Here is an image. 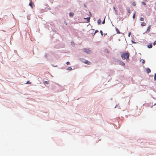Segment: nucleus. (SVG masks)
Here are the masks:
<instances>
[{
  "mask_svg": "<svg viewBox=\"0 0 156 156\" xmlns=\"http://www.w3.org/2000/svg\"><path fill=\"white\" fill-rule=\"evenodd\" d=\"M129 54L128 52H126L121 54V57L122 59H126V60H129Z\"/></svg>",
  "mask_w": 156,
  "mask_h": 156,
  "instance_id": "obj_1",
  "label": "nucleus"
},
{
  "mask_svg": "<svg viewBox=\"0 0 156 156\" xmlns=\"http://www.w3.org/2000/svg\"><path fill=\"white\" fill-rule=\"evenodd\" d=\"M83 51L86 53H90L91 52V51L89 50V49L87 48H83Z\"/></svg>",
  "mask_w": 156,
  "mask_h": 156,
  "instance_id": "obj_2",
  "label": "nucleus"
},
{
  "mask_svg": "<svg viewBox=\"0 0 156 156\" xmlns=\"http://www.w3.org/2000/svg\"><path fill=\"white\" fill-rule=\"evenodd\" d=\"M151 25H149L148 26L147 30L146 32V33H148L150 31V29L151 27Z\"/></svg>",
  "mask_w": 156,
  "mask_h": 156,
  "instance_id": "obj_3",
  "label": "nucleus"
},
{
  "mask_svg": "<svg viewBox=\"0 0 156 156\" xmlns=\"http://www.w3.org/2000/svg\"><path fill=\"white\" fill-rule=\"evenodd\" d=\"M83 62L85 64H87L88 65H90L91 64V63L90 62H89L87 60H85Z\"/></svg>",
  "mask_w": 156,
  "mask_h": 156,
  "instance_id": "obj_4",
  "label": "nucleus"
},
{
  "mask_svg": "<svg viewBox=\"0 0 156 156\" xmlns=\"http://www.w3.org/2000/svg\"><path fill=\"white\" fill-rule=\"evenodd\" d=\"M146 72L147 73H149L151 72V70L150 69L148 68H147L146 69Z\"/></svg>",
  "mask_w": 156,
  "mask_h": 156,
  "instance_id": "obj_5",
  "label": "nucleus"
},
{
  "mask_svg": "<svg viewBox=\"0 0 156 156\" xmlns=\"http://www.w3.org/2000/svg\"><path fill=\"white\" fill-rule=\"evenodd\" d=\"M74 15V13L73 12H70L69 13V16L71 17H72Z\"/></svg>",
  "mask_w": 156,
  "mask_h": 156,
  "instance_id": "obj_6",
  "label": "nucleus"
},
{
  "mask_svg": "<svg viewBox=\"0 0 156 156\" xmlns=\"http://www.w3.org/2000/svg\"><path fill=\"white\" fill-rule=\"evenodd\" d=\"M147 47L148 48H151L152 47V45L151 44H150L149 45L147 46Z\"/></svg>",
  "mask_w": 156,
  "mask_h": 156,
  "instance_id": "obj_7",
  "label": "nucleus"
},
{
  "mask_svg": "<svg viewBox=\"0 0 156 156\" xmlns=\"http://www.w3.org/2000/svg\"><path fill=\"white\" fill-rule=\"evenodd\" d=\"M119 64L122 66H124L125 65V64L123 62H120Z\"/></svg>",
  "mask_w": 156,
  "mask_h": 156,
  "instance_id": "obj_8",
  "label": "nucleus"
},
{
  "mask_svg": "<svg viewBox=\"0 0 156 156\" xmlns=\"http://www.w3.org/2000/svg\"><path fill=\"white\" fill-rule=\"evenodd\" d=\"M141 25L142 26H144L146 25V23L145 22H143L141 23Z\"/></svg>",
  "mask_w": 156,
  "mask_h": 156,
  "instance_id": "obj_9",
  "label": "nucleus"
},
{
  "mask_svg": "<svg viewBox=\"0 0 156 156\" xmlns=\"http://www.w3.org/2000/svg\"><path fill=\"white\" fill-rule=\"evenodd\" d=\"M116 30L118 34H120V32L119 31V30L117 28H116Z\"/></svg>",
  "mask_w": 156,
  "mask_h": 156,
  "instance_id": "obj_10",
  "label": "nucleus"
},
{
  "mask_svg": "<svg viewBox=\"0 0 156 156\" xmlns=\"http://www.w3.org/2000/svg\"><path fill=\"white\" fill-rule=\"evenodd\" d=\"M101 23V21L100 20V19H99V20H98V24H100V23Z\"/></svg>",
  "mask_w": 156,
  "mask_h": 156,
  "instance_id": "obj_11",
  "label": "nucleus"
},
{
  "mask_svg": "<svg viewBox=\"0 0 156 156\" xmlns=\"http://www.w3.org/2000/svg\"><path fill=\"white\" fill-rule=\"evenodd\" d=\"M44 83L45 84H49V82L48 81H44Z\"/></svg>",
  "mask_w": 156,
  "mask_h": 156,
  "instance_id": "obj_12",
  "label": "nucleus"
},
{
  "mask_svg": "<svg viewBox=\"0 0 156 156\" xmlns=\"http://www.w3.org/2000/svg\"><path fill=\"white\" fill-rule=\"evenodd\" d=\"M67 69L68 70H72V69L71 67H69L67 68Z\"/></svg>",
  "mask_w": 156,
  "mask_h": 156,
  "instance_id": "obj_13",
  "label": "nucleus"
},
{
  "mask_svg": "<svg viewBox=\"0 0 156 156\" xmlns=\"http://www.w3.org/2000/svg\"><path fill=\"white\" fill-rule=\"evenodd\" d=\"M140 20L141 21H143L144 20V18L143 17H140Z\"/></svg>",
  "mask_w": 156,
  "mask_h": 156,
  "instance_id": "obj_14",
  "label": "nucleus"
},
{
  "mask_svg": "<svg viewBox=\"0 0 156 156\" xmlns=\"http://www.w3.org/2000/svg\"><path fill=\"white\" fill-rule=\"evenodd\" d=\"M87 20V21L88 22H89L90 21V17H87L86 18Z\"/></svg>",
  "mask_w": 156,
  "mask_h": 156,
  "instance_id": "obj_15",
  "label": "nucleus"
},
{
  "mask_svg": "<svg viewBox=\"0 0 156 156\" xmlns=\"http://www.w3.org/2000/svg\"><path fill=\"white\" fill-rule=\"evenodd\" d=\"M141 61L142 63L143 64H144L145 62L144 60L143 59L141 60Z\"/></svg>",
  "mask_w": 156,
  "mask_h": 156,
  "instance_id": "obj_16",
  "label": "nucleus"
},
{
  "mask_svg": "<svg viewBox=\"0 0 156 156\" xmlns=\"http://www.w3.org/2000/svg\"><path fill=\"white\" fill-rule=\"evenodd\" d=\"M132 5H133L134 6H135L136 5L135 2H133L132 3Z\"/></svg>",
  "mask_w": 156,
  "mask_h": 156,
  "instance_id": "obj_17",
  "label": "nucleus"
},
{
  "mask_svg": "<svg viewBox=\"0 0 156 156\" xmlns=\"http://www.w3.org/2000/svg\"><path fill=\"white\" fill-rule=\"evenodd\" d=\"M154 80H156V73H155V74H154Z\"/></svg>",
  "mask_w": 156,
  "mask_h": 156,
  "instance_id": "obj_18",
  "label": "nucleus"
},
{
  "mask_svg": "<svg viewBox=\"0 0 156 156\" xmlns=\"http://www.w3.org/2000/svg\"><path fill=\"white\" fill-rule=\"evenodd\" d=\"M32 5H33V4H32V3L31 2H30V3H29V5H30V6H31L32 7Z\"/></svg>",
  "mask_w": 156,
  "mask_h": 156,
  "instance_id": "obj_19",
  "label": "nucleus"
},
{
  "mask_svg": "<svg viewBox=\"0 0 156 156\" xmlns=\"http://www.w3.org/2000/svg\"><path fill=\"white\" fill-rule=\"evenodd\" d=\"M127 12L129 13H130V10L129 9H127Z\"/></svg>",
  "mask_w": 156,
  "mask_h": 156,
  "instance_id": "obj_20",
  "label": "nucleus"
},
{
  "mask_svg": "<svg viewBox=\"0 0 156 156\" xmlns=\"http://www.w3.org/2000/svg\"><path fill=\"white\" fill-rule=\"evenodd\" d=\"M66 64L67 65H69L70 64V62H67L66 63Z\"/></svg>",
  "mask_w": 156,
  "mask_h": 156,
  "instance_id": "obj_21",
  "label": "nucleus"
},
{
  "mask_svg": "<svg viewBox=\"0 0 156 156\" xmlns=\"http://www.w3.org/2000/svg\"><path fill=\"white\" fill-rule=\"evenodd\" d=\"M142 3L144 5H146V3L144 2H142Z\"/></svg>",
  "mask_w": 156,
  "mask_h": 156,
  "instance_id": "obj_22",
  "label": "nucleus"
},
{
  "mask_svg": "<svg viewBox=\"0 0 156 156\" xmlns=\"http://www.w3.org/2000/svg\"><path fill=\"white\" fill-rule=\"evenodd\" d=\"M100 32L101 34V35H103V32H102V30H100Z\"/></svg>",
  "mask_w": 156,
  "mask_h": 156,
  "instance_id": "obj_23",
  "label": "nucleus"
},
{
  "mask_svg": "<svg viewBox=\"0 0 156 156\" xmlns=\"http://www.w3.org/2000/svg\"><path fill=\"white\" fill-rule=\"evenodd\" d=\"M98 32V30H96L95 31L94 34H96V33Z\"/></svg>",
  "mask_w": 156,
  "mask_h": 156,
  "instance_id": "obj_24",
  "label": "nucleus"
},
{
  "mask_svg": "<svg viewBox=\"0 0 156 156\" xmlns=\"http://www.w3.org/2000/svg\"><path fill=\"white\" fill-rule=\"evenodd\" d=\"M105 19L102 22V24H104L105 23Z\"/></svg>",
  "mask_w": 156,
  "mask_h": 156,
  "instance_id": "obj_25",
  "label": "nucleus"
},
{
  "mask_svg": "<svg viewBox=\"0 0 156 156\" xmlns=\"http://www.w3.org/2000/svg\"><path fill=\"white\" fill-rule=\"evenodd\" d=\"M135 13L133 14V18L134 19V18H135Z\"/></svg>",
  "mask_w": 156,
  "mask_h": 156,
  "instance_id": "obj_26",
  "label": "nucleus"
},
{
  "mask_svg": "<svg viewBox=\"0 0 156 156\" xmlns=\"http://www.w3.org/2000/svg\"><path fill=\"white\" fill-rule=\"evenodd\" d=\"M153 44L154 45H155L156 44V41H154V43H153Z\"/></svg>",
  "mask_w": 156,
  "mask_h": 156,
  "instance_id": "obj_27",
  "label": "nucleus"
},
{
  "mask_svg": "<svg viewBox=\"0 0 156 156\" xmlns=\"http://www.w3.org/2000/svg\"><path fill=\"white\" fill-rule=\"evenodd\" d=\"M113 9L115 10V11L116 12V9L115 7H114Z\"/></svg>",
  "mask_w": 156,
  "mask_h": 156,
  "instance_id": "obj_28",
  "label": "nucleus"
},
{
  "mask_svg": "<svg viewBox=\"0 0 156 156\" xmlns=\"http://www.w3.org/2000/svg\"><path fill=\"white\" fill-rule=\"evenodd\" d=\"M29 83V82H28H28H27V84H28V83Z\"/></svg>",
  "mask_w": 156,
  "mask_h": 156,
  "instance_id": "obj_29",
  "label": "nucleus"
},
{
  "mask_svg": "<svg viewBox=\"0 0 156 156\" xmlns=\"http://www.w3.org/2000/svg\"><path fill=\"white\" fill-rule=\"evenodd\" d=\"M130 33H129V36H130Z\"/></svg>",
  "mask_w": 156,
  "mask_h": 156,
  "instance_id": "obj_30",
  "label": "nucleus"
},
{
  "mask_svg": "<svg viewBox=\"0 0 156 156\" xmlns=\"http://www.w3.org/2000/svg\"><path fill=\"white\" fill-rule=\"evenodd\" d=\"M156 105V103L155 104H154V105Z\"/></svg>",
  "mask_w": 156,
  "mask_h": 156,
  "instance_id": "obj_31",
  "label": "nucleus"
},
{
  "mask_svg": "<svg viewBox=\"0 0 156 156\" xmlns=\"http://www.w3.org/2000/svg\"><path fill=\"white\" fill-rule=\"evenodd\" d=\"M145 1H147V0H144Z\"/></svg>",
  "mask_w": 156,
  "mask_h": 156,
  "instance_id": "obj_32",
  "label": "nucleus"
}]
</instances>
